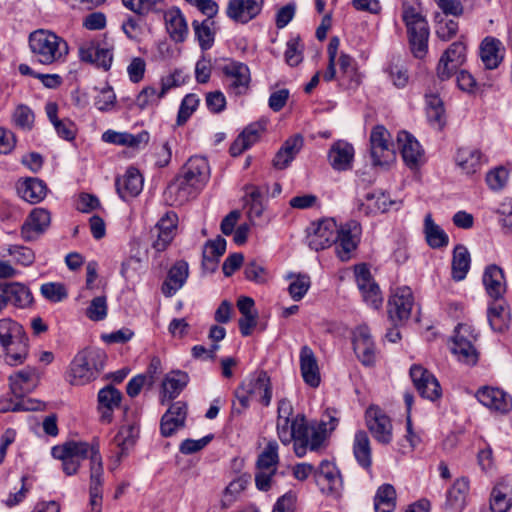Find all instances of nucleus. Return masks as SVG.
<instances>
[{
    "label": "nucleus",
    "mask_w": 512,
    "mask_h": 512,
    "mask_svg": "<svg viewBox=\"0 0 512 512\" xmlns=\"http://www.w3.org/2000/svg\"><path fill=\"white\" fill-rule=\"evenodd\" d=\"M361 227L356 221L337 225L333 218L311 223L308 228V244L315 251L324 250L335 244L337 256L348 261L360 241Z\"/></svg>",
    "instance_id": "nucleus-1"
},
{
    "label": "nucleus",
    "mask_w": 512,
    "mask_h": 512,
    "mask_svg": "<svg viewBox=\"0 0 512 512\" xmlns=\"http://www.w3.org/2000/svg\"><path fill=\"white\" fill-rule=\"evenodd\" d=\"M209 176L207 160L203 157H191L183 166L181 174L168 185L164 192L165 200L171 206L184 204L205 186Z\"/></svg>",
    "instance_id": "nucleus-2"
},
{
    "label": "nucleus",
    "mask_w": 512,
    "mask_h": 512,
    "mask_svg": "<svg viewBox=\"0 0 512 512\" xmlns=\"http://www.w3.org/2000/svg\"><path fill=\"white\" fill-rule=\"evenodd\" d=\"M325 423H309L303 414H297L292 418L291 424L286 428V437L281 432L279 440L284 445L294 444V452L298 457H303L307 450H318L325 439Z\"/></svg>",
    "instance_id": "nucleus-3"
},
{
    "label": "nucleus",
    "mask_w": 512,
    "mask_h": 512,
    "mask_svg": "<svg viewBox=\"0 0 512 512\" xmlns=\"http://www.w3.org/2000/svg\"><path fill=\"white\" fill-rule=\"evenodd\" d=\"M28 45L33 59L42 65L64 63L69 55L68 42L48 29H37L28 36Z\"/></svg>",
    "instance_id": "nucleus-4"
},
{
    "label": "nucleus",
    "mask_w": 512,
    "mask_h": 512,
    "mask_svg": "<svg viewBox=\"0 0 512 512\" xmlns=\"http://www.w3.org/2000/svg\"><path fill=\"white\" fill-rule=\"evenodd\" d=\"M93 447L84 441L70 440L53 446L51 454L62 462L63 471L67 476L74 475L81 463L89 458Z\"/></svg>",
    "instance_id": "nucleus-5"
},
{
    "label": "nucleus",
    "mask_w": 512,
    "mask_h": 512,
    "mask_svg": "<svg viewBox=\"0 0 512 512\" xmlns=\"http://www.w3.org/2000/svg\"><path fill=\"white\" fill-rule=\"evenodd\" d=\"M403 21L407 27L412 53L417 58H423L427 53L429 38L426 19L414 7L409 6L404 8Z\"/></svg>",
    "instance_id": "nucleus-6"
},
{
    "label": "nucleus",
    "mask_w": 512,
    "mask_h": 512,
    "mask_svg": "<svg viewBox=\"0 0 512 512\" xmlns=\"http://www.w3.org/2000/svg\"><path fill=\"white\" fill-rule=\"evenodd\" d=\"M224 85L230 95H245L250 87L251 72L249 67L242 62L228 60L220 66Z\"/></svg>",
    "instance_id": "nucleus-7"
},
{
    "label": "nucleus",
    "mask_w": 512,
    "mask_h": 512,
    "mask_svg": "<svg viewBox=\"0 0 512 512\" xmlns=\"http://www.w3.org/2000/svg\"><path fill=\"white\" fill-rule=\"evenodd\" d=\"M370 154L374 166L385 167L395 159L390 132L382 125L375 126L370 133Z\"/></svg>",
    "instance_id": "nucleus-8"
},
{
    "label": "nucleus",
    "mask_w": 512,
    "mask_h": 512,
    "mask_svg": "<svg viewBox=\"0 0 512 512\" xmlns=\"http://www.w3.org/2000/svg\"><path fill=\"white\" fill-rule=\"evenodd\" d=\"M475 340L476 336L472 334L469 325L459 324L456 327L451 351L460 362L469 366L475 365L478 361V352L473 345Z\"/></svg>",
    "instance_id": "nucleus-9"
},
{
    "label": "nucleus",
    "mask_w": 512,
    "mask_h": 512,
    "mask_svg": "<svg viewBox=\"0 0 512 512\" xmlns=\"http://www.w3.org/2000/svg\"><path fill=\"white\" fill-rule=\"evenodd\" d=\"M366 425L373 438L380 444L388 445L393 439V425L390 417L378 406L371 405L365 412Z\"/></svg>",
    "instance_id": "nucleus-10"
},
{
    "label": "nucleus",
    "mask_w": 512,
    "mask_h": 512,
    "mask_svg": "<svg viewBox=\"0 0 512 512\" xmlns=\"http://www.w3.org/2000/svg\"><path fill=\"white\" fill-rule=\"evenodd\" d=\"M94 351L84 349L80 351L70 364L66 379L71 385L81 386L93 379Z\"/></svg>",
    "instance_id": "nucleus-11"
},
{
    "label": "nucleus",
    "mask_w": 512,
    "mask_h": 512,
    "mask_svg": "<svg viewBox=\"0 0 512 512\" xmlns=\"http://www.w3.org/2000/svg\"><path fill=\"white\" fill-rule=\"evenodd\" d=\"M410 377L423 398L435 401L442 396V389L436 377L421 365H413L410 368Z\"/></svg>",
    "instance_id": "nucleus-12"
},
{
    "label": "nucleus",
    "mask_w": 512,
    "mask_h": 512,
    "mask_svg": "<svg viewBox=\"0 0 512 512\" xmlns=\"http://www.w3.org/2000/svg\"><path fill=\"white\" fill-rule=\"evenodd\" d=\"M178 226V216L175 212L169 211L160 218L155 227L151 230L156 237L152 241V248L157 252H162L170 245L174 239Z\"/></svg>",
    "instance_id": "nucleus-13"
},
{
    "label": "nucleus",
    "mask_w": 512,
    "mask_h": 512,
    "mask_svg": "<svg viewBox=\"0 0 512 512\" xmlns=\"http://www.w3.org/2000/svg\"><path fill=\"white\" fill-rule=\"evenodd\" d=\"M414 303L409 287L397 288L388 301V316L397 325L410 317Z\"/></svg>",
    "instance_id": "nucleus-14"
},
{
    "label": "nucleus",
    "mask_w": 512,
    "mask_h": 512,
    "mask_svg": "<svg viewBox=\"0 0 512 512\" xmlns=\"http://www.w3.org/2000/svg\"><path fill=\"white\" fill-rule=\"evenodd\" d=\"M353 349L363 365H374L376 361V348L367 326H358L353 331Z\"/></svg>",
    "instance_id": "nucleus-15"
},
{
    "label": "nucleus",
    "mask_w": 512,
    "mask_h": 512,
    "mask_svg": "<svg viewBox=\"0 0 512 512\" xmlns=\"http://www.w3.org/2000/svg\"><path fill=\"white\" fill-rule=\"evenodd\" d=\"M41 374L35 367H25L9 377L10 388L15 397L31 393L39 385Z\"/></svg>",
    "instance_id": "nucleus-16"
},
{
    "label": "nucleus",
    "mask_w": 512,
    "mask_h": 512,
    "mask_svg": "<svg viewBox=\"0 0 512 512\" xmlns=\"http://www.w3.org/2000/svg\"><path fill=\"white\" fill-rule=\"evenodd\" d=\"M356 282L361 291L363 300L375 309H378L383 302L379 286L372 280L369 269L365 265L357 266L355 269Z\"/></svg>",
    "instance_id": "nucleus-17"
},
{
    "label": "nucleus",
    "mask_w": 512,
    "mask_h": 512,
    "mask_svg": "<svg viewBox=\"0 0 512 512\" xmlns=\"http://www.w3.org/2000/svg\"><path fill=\"white\" fill-rule=\"evenodd\" d=\"M50 213L43 208L33 209L21 227V237L29 242L38 238L49 227Z\"/></svg>",
    "instance_id": "nucleus-18"
},
{
    "label": "nucleus",
    "mask_w": 512,
    "mask_h": 512,
    "mask_svg": "<svg viewBox=\"0 0 512 512\" xmlns=\"http://www.w3.org/2000/svg\"><path fill=\"white\" fill-rule=\"evenodd\" d=\"M264 0H229L227 16L242 24L254 19L262 10Z\"/></svg>",
    "instance_id": "nucleus-19"
},
{
    "label": "nucleus",
    "mask_w": 512,
    "mask_h": 512,
    "mask_svg": "<svg viewBox=\"0 0 512 512\" xmlns=\"http://www.w3.org/2000/svg\"><path fill=\"white\" fill-rule=\"evenodd\" d=\"M143 183L144 179L139 170L131 166L116 179L115 186L119 196L127 201L141 193Z\"/></svg>",
    "instance_id": "nucleus-20"
},
{
    "label": "nucleus",
    "mask_w": 512,
    "mask_h": 512,
    "mask_svg": "<svg viewBox=\"0 0 512 512\" xmlns=\"http://www.w3.org/2000/svg\"><path fill=\"white\" fill-rule=\"evenodd\" d=\"M187 417V405L182 401L173 403L164 413L160 422L161 434L164 437L173 435L178 429L184 427Z\"/></svg>",
    "instance_id": "nucleus-21"
},
{
    "label": "nucleus",
    "mask_w": 512,
    "mask_h": 512,
    "mask_svg": "<svg viewBox=\"0 0 512 512\" xmlns=\"http://www.w3.org/2000/svg\"><path fill=\"white\" fill-rule=\"evenodd\" d=\"M482 282L488 296L494 301L500 300L506 292L504 271L496 264L488 265L482 276Z\"/></svg>",
    "instance_id": "nucleus-22"
},
{
    "label": "nucleus",
    "mask_w": 512,
    "mask_h": 512,
    "mask_svg": "<svg viewBox=\"0 0 512 512\" xmlns=\"http://www.w3.org/2000/svg\"><path fill=\"white\" fill-rule=\"evenodd\" d=\"M243 389L257 398L264 406H269L272 399V387L267 373L260 371L242 382Z\"/></svg>",
    "instance_id": "nucleus-23"
},
{
    "label": "nucleus",
    "mask_w": 512,
    "mask_h": 512,
    "mask_svg": "<svg viewBox=\"0 0 512 512\" xmlns=\"http://www.w3.org/2000/svg\"><path fill=\"white\" fill-rule=\"evenodd\" d=\"M397 145L405 164L410 169L417 168L423 151L415 137L406 131H401L397 135Z\"/></svg>",
    "instance_id": "nucleus-24"
},
{
    "label": "nucleus",
    "mask_w": 512,
    "mask_h": 512,
    "mask_svg": "<svg viewBox=\"0 0 512 512\" xmlns=\"http://www.w3.org/2000/svg\"><path fill=\"white\" fill-rule=\"evenodd\" d=\"M476 397L482 405L490 410L507 413L512 408V400L510 396L498 388H481L478 390Z\"/></svg>",
    "instance_id": "nucleus-25"
},
{
    "label": "nucleus",
    "mask_w": 512,
    "mask_h": 512,
    "mask_svg": "<svg viewBox=\"0 0 512 512\" xmlns=\"http://www.w3.org/2000/svg\"><path fill=\"white\" fill-rule=\"evenodd\" d=\"M299 359L300 371L304 382L310 387H318L321 381L320 369L313 350L307 345L302 346Z\"/></svg>",
    "instance_id": "nucleus-26"
},
{
    "label": "nucleus",
    "mask_w": 512,
    "mask_h": 512,
    "mask_svg": "<svg viewBox=\"0 0 512 512\" xmlns=\"http://www.w3.org/2000/svg\"><path fill=\"white\" fill-rule=\"evenodd\" d=\"M278 463V444L269 441L257 460V474L254 480H271Z\"/></svg>",
    "instance_id": "nucleus-27"
},
{
    "label": "nucleus",
    "mask_w": 512,
    "mask_h": 512,
    "mask_svg": "<svg viewBox=\"0 0 512 512\" xmlns=\"http://www.w3.org/2000/svg\"><path fill=\"white\" fill-rule=\"evenodd\" d=\"M164 21L167 33L174 42L182 43L186 40L189 28L186 18L179 8L172 7L165 11Z\"/></svg>",
    "instance_id": "nucleus-28"
},
{
    "label": "nucleus",
    "mask_w": 512,
    "mask_h": 512,
    "mask_svg": "<svg viewBox=\"0 0 512 512\" xmlns=\"http://www.w3.org/2000/svg\"><path fill=\"white\" fill-rule=\"evenodd\" d=\"M328 158L333 169L346 171L352 168L354 148L346 141L335 142L328 153Z\"/></svg>",
    "instance_id": "nucleus-29"
},
{
    "label": "nucleus",
    "mask_w": 512,
    "mask_h": 512,
    "mask_svg": "<svg viewBox=\"0 0 512 512\" xmlns=\"http://www.w3.org/2000/svg\"><path fill=\"white\" fill-rule=\"evenodd\" d=\"M189 275L188 264L185 261H177L168 271L162 284L161 291L166 297H172L183 287Z\"/></svg>",
    "instance_id": "nucleus-30"
},
{
    "label": "nucleus",
    "mask_w": 512,
    "mask_h": 512,
    "mask_svg": "<svg viewBox=\"0 0 512 512\" xmlns=\"http://www.w3.org/2000/svg\"><path fill=\"white\" fill-rule=\"evenodd\" d=\"M393 205H397V203L379 190L365 194L358 206V210L365 215H371L387 212Z\"/></svg>",
    "instance_id": "nucleus-31"
},
{
    "label": "nucleus",
    "mask_w": 512,
    "mask_h": 512,
    "mask_svg": "<svg viewBox=\"0 0 512 512\" xmlns=\"http://www.w3.org/2000/svg\"><path fill=\"white\" fill-rule=\"evenodd\" d=\"M502 43L499 39L487 36L480 44V58L486 69H496L503 60Z\"/></svg>",
    "instance_id": "nucleus-32"
},
{
    "label": "nucleus",
    "mask_w": 512,
    "mask_h": 512,
    "mask_svg": "<svg viewBox=\"0 0 512 512\" xmlns=\"http://www.w3.org/2000/svg\"><path fill=\"white\" fill-rule=\"evenodd\" d=\"M26 335L23 327L17 322L5 318L0 320V346H6L9 343L17 344L20 348L17 355L21 357L24 353V336Z\"/></svg>",
    "instance_id": "nucleus-33"
},
{
    "label": "nucleus",
    "mask_w": 512,
    "mask_h": 512,
    "mask_svg": "<svg viewBox=\"0 0 512 512\" xmlns=\"http://www.w3.org/2000/svg\"><path fill=\"white\" fill-rule=\"evenodd\" d=\"M303 147V138L300 135L289 137L281 146L273 159V166L282 170L289 166Z\"/></svg>",
    "instance_id": "nucleus-34"
},
{
    "label": "nucleus",
    "mask_w": 512,
    "mask_h": 512,
    "mask_svg": "<svg viewBox=\"0 0 512 512\" xmlns=\"http://www.w3.org/2000/svg\"><path fill=\"white\" fill-rule=\"evenodd\" d=\"M96 279V267L94 263L87 265V277L86 284L76 298L77 301L82 303H90V306L86 310V315L92 321H96V293L94 287V281Z\"/></svg>",
    "instance_id": "nucleus-35"
},
{
    "label": "nucleus",
    "mask_w": 512,
    "mask_h": 512,
    "mask_svg": "<svg viewBox=\"0 0 512 512\" xmlns=\"http://www.w3.org/2000/svg\"><path fill=\"white\" fill-rule=\"evenodd\" d=\"M17 192L22 199L35 204L45 198L47 187L42 180L29 177L18 181Z\"/></svg>",
    "instance_id": "nucleus-36"
},
{
    "label": "nucleus",
    "mask_w": 512,
    "mask_h": 512,
    "mask_svg": "<svg viewBox=\"0 0 512 512\" xmlns=\"http://www.w3.org/2000/svg\"><path fill=\"white\" fill-rule=\"evenodd\" d=\"M0 290L6 293L9 303L18 308H26L33 302L29 288L19 282H0Z\"/></svg>",
    "instance_id": "nucleus-37"
},
{
    "label": "nucleus",
    "mask_w": 512,
    "mask_h": 512,
    "mask_svg": "<svg viewBox=\"0 0 512 512\" xmlns=\"http://www.w3.org/2000/svg\"><path fill=\"white\" fill-rule=\"evenodd\" d=\"M336 65L339 66V82L349 89L356 88L360 84V75L357 72L354 59L346 54L341 53Z\"/></svg>",
    "instance_id": "nucleus-38"
},
{
    "label": "nucleus",
    "mask_w": 512,
    "mask_h": 512,
    "mask_svg": "<svg viewBox=\"0 0 512 512\" xmlns=\"http://www.w3.org/2000/svg\"><path fill=\"white\" fill-rule=\"evenodd\" d=\"M483 155L480 150L464 147L457 151L455 161L465 174H474L481 169Z\"/></svg>",
    "instance_id": "nucleus-39"
},
{
    "label": "nucleus",
    "mask_w": 512,
    "mask_h": 512,
    "mask_svg": "<svg viewBox=\"0 0 512 512\" xmlns=\"http://www.w3.org/2000/svg\"><path fill=\"white\" fill-rule=\"evenodd\" d=\"M189 377L187 373L182 371H171L162 382V399L161 402L176 398L183 388L187 385Z\"/></svg>",
    "instance_id": "nucleus-40"
},
{
    "label": "nucleus",
    "mask_w": 512,
    "mask_h": 512,
    "mask_svg": "<svg viewBox=\"0 0 512 512\" xmlns=\"http://www.w3.org/2000/svg\"><path fill=\"white\" fill-rule=\"evenodd\" d=\"M138 436L139 426L135 422L123 425L120 428L119 432L114 437V443L118 448V451L116 452L118 459H120L124 455H127V453L135 445Z\"/></svg>",
    "instance_id": "nucleus-41"
},
{
    "label": "nucleus",
    "mask_w": 512,
    "mask_h": 512,
    "mask_svg": "<svg viewBox=\"0 0 512 512\" xmlns=\"http://www.w3.org/2000/svg\"><path fill=\"white\" fill-rule=\"evenodd\" d=\"M424 234L427 244L433 249L446 247L449 243L448 235L433 221L431 214L425 216Z\"/></svg>",
    "instance_id": "nucleus-42"
},
{
    "label": "nucleus",
    "mask_w": 512,
    "mask_h": 512,
    "mask_svg": "<svg viewBox=\"0 0 512 512\" xmlns=\"http://www.w3.org/2000/svg\"><path fill=\"white\" fill-rule=\"evenodd\" d=\"M396 499V490L391 484L381 485L374 496L375 512H394Z\"/></svg>",
    "instance_id": "nucleus-43"
},
{
    "label": "nucleus",
    "mask_w": 512,
    "mask_h": 512,
    "mask_svg": "<svg viewBox=\"0 0 512 512\" xmlns=\"http://www.w3.org/2000/svg\"><path fill=\"white\" fill-rule=\"evenodd\" d=\"M471 258L467 248L457 245L453 251L452 278L455 281L463 280L470 269Z\"/></svg>",
    "instance_id": "nucleus-44"
},
{
    "label": "nucleus",
    "mask_w": 512,
    "mask_h": 512,
    "mask_svg": "<svg viewBox=\"0 0 512 512\" xmlns=\"http://www.w3.org/2000/svg\"><path fill=\"white\" fill-rule=\"evenodd\" d=\"M353 453L357 462L364 468L371 465L370 440L365 431H357L354 436Z\"/></svg>",
    "instance_id": "nucleus-45"
},
{
    "label": "nucleus",
    "mask_w": 512,
    "mask_h": 512,
    "mask_svg": "<svg viewBox=\"0 0 512 512\" xmlns=\"http://www.w3.org/2000/svg\"><path fill=\"white\" fill-rule=\"evenodd\" d=\"M426 105L429 122L441 129L445 125V109L442 99L435 94L426 95Z\"/></svg>",
    "instance_id": "nucleus-46"
},
{
    "label": "nucleus",
    "mask_w": 512,
    "mask_h": 512,
    "mask_svg": "<svg viewBox=\"0 0 512 512\" xmlns=\"http://www.w3.org/2000/svg\"><path fill=\"white\" fill-rule=\"evenodd\" d=\"M488 321L494 331L502 332L509 324V313L503 303L494 302L488 308Z\"/></svg>",
    "instance_id": "nucleus-47"
},
{
    "label": "nucleus",
    "mask_w": 512,
    "mask_h": 512,
    "mask_svg": "<svg viewBox=\"0 0 512 512\" xmlns=\"http://www.w3.org/2000/svg\"><path fill=\"white\" fill-rule=\"evenodd\" d=\"M468 492V482H454L447 491V504L452 509L461 511L466 505Z\"/></svg>",
    "instance_id": "nucleus-48"
},
{
    "label": "nucleus",
    "mask_w": 512,
    "mask_h": 512,
    "mask_svg": "<svg viewBox=\"0 0 512 512\" xmlns=\"http://www.w3.org/2000/svg\"><path fill=\"white\" fill-rule=\"evenodd\" d=\"M212 25L213 21L210 19H205L202 22L194 20L192 23L195 37L198 40L199 46L204 51L210 49L214 43V33L211 28Z\"/></svg>",
    "instance_id": "nucleus-49"
},
{
    "label": "nucleus",
    "mask_w": 512,
    "mask_h": 512,
    "mask_svg": "<svg viewBox=\"0 0 512 512\" xmlns=\"http://www.w3.org/2000/svg\"><path fill=\"white\" fill-rule=\"evenodd\" d=\"M511 508V498L506 492V488L500 484L491 491L490 507L491 512H507Z\"/></svg>",
    "instance_id": "nucleus-50"
},
{
    "label": "nucleus",
    "mask_w": 512,
    "mask_h": 512,
    "mask_svg": "<svg viewBox=\"0 0 512 512\" xmlns=\"http://www.w3.org/2000/svg\"><path fill=\"white\" fill-rule=\"evenodd\" d=\"M77 45L80 61L88 64H94L96 57L95 39L93 37H89L85 33L80 34L77 39Z\"/></svg>",
    "instance_id": "nucleus-51"
},
{
    "label": "nucleus",
    "mask_w": 512,
    "mask_h": 512,
    "mask_svg": "<svg viewBox=\"0 0 512 512\" xmlns=\"http://www.w3.org/2000/svg\"><path fill=\"white\" fill-rule=\"evenodd\" d=\"M41 295L52 303H59L64 301L68 297V290L63 283L60 282H48L44 283L40 287Z\"/></svg>",
    "instance_id": "nucleus-52"
},
{
    "label": "nucleus",
    "mask_w": 512,
    "mask_h": 512,
    "mask_svg": "<svg viewBox=\"0 0 512 512\" xmlns=\"http://www.w3.org/2000/svg\"><path fill=\"white\" fill-rule=\"evenodd\" d=\"M277 414V435L282 432L283 436L286 437L288 435L286 433V428L291 424V416L293 415V406L291 402L287 399H281L278 403Z\"/></svg>",
    "instance_id": "nucleus-53"
},
{
    "label": "nucleus",
    "mask_w": 512,
    "mask_h": 512,
    "mask_svg": "<svg viewBox=\"0 0 512 512\" xmlns=\"http://www.w3.org/2000/svg\"><path fill=\"white\" fill-rule=\"evenodd\" d=\"M509 175L510 170L501 165L487 172L485 180L491 190L500 191L506 186Z\"/></svg>",
    "instance_id": "nucleus-54"
},
{
    "label": "nucleus",
    "mask_w": 512,
    "mask_h": 512,
    "mask_svg": "<svg viewBox=\"0 0 512 512\" xmlns=\"http://www.w3.org/2000/svg\"><path fill=\"white\" fill-rule=\"evenodd\" d=\"M121 400L122 393L112 385H107L98 391V411L102 407L117 408Z\"/></svg>",
    "instance_id": "nucleus-55"
},
{
    "label": "nucleus",
    "mask_w": 512,
    "mask_h": 512,
    "mask_svg": "<svg viewBox=\"0 0 512 512\" xmlns=\"http://www.w3.org/2000/svg\"><path fill=\"white\" fill-rule=\"evenodd\" d=\"M34 118L35 116L33 111L25 104H19L12 114L13 124L16 127L26 131L32 129Z\"/></svg>",
    "instance_id": "nucleus-56"
},
{
    "label": "nucleus",
    "mask_w": 512,
    "mask_h": 512,
    "mask_svg": "<svg viewBox=\"0 0 512 512\" xmlns=\"http://www.w3.org/2000/svg\"><path fill=\"white\" fill-rule=\"evenodd\" d=\"M310 286V277L306 274H299L289 284L288 291L294 301H299L306 295Z\"/></svg>",
    "instance_id": "nucleus-57"
},
{
    "label": "nucleus",
    "mask_w": 512,
    "mask_h": 512,
    "mask_svg": "<svg viewBox=\"0 0 512 512\" xmlns=\"http://www.w3.org/2000/svg\"><path fill=\"white\" fill-rule=\"evenodd\" d=\"M163 97L164 95H160V90L157 91L152 86H146L138 93L135 104L138 108L143 110L150 106L157 105Z\"/></svg>",
    "instance_id": "nucleus-58"
},
{
    "label": "nucleus",
    "mask_w": 512,
    "mask_h": 512,
    "mask_svg": "<svg viewBox=\"0 0 512 512\" xmlns=\"http://www.w3.org/2000/svg\"><path fill=\"white\" fill-rule=\"evenodd\" d=\"M7 252L10 256L13 257L17 264L22 266H30L35 261V254L29 247L21 245H9Z\"/></svg>",
    "instance_id": "nucleus-59"
},
{
    "label": "nucleus",
    "mask_w": 512,
    "mask_h": 512,
    "mask_svg": "<svg viewBox=\"0 0 512 512\" xmlns=\"http://www.w3.org/2000/svg\"><path fill=\"white\" fill-rule=\"evenodd\" d=\"M385 72L395 87L403 88L407 85L409 80L408 71L399 62L390 63L385 69Z\"/></svg>",
    "instance_id": "nucleus-60"
},
{
    "label": "nucleus",
    "mask_w": 512,
    "mask_h": 512,
    "mask_svg": "<svg viewBox=\"0 0 512 512\" xmlns=\"http://www.w3.org/2000/svg\"><path fill=\"white\" fill-rule=\"evenodd\" d=\"M198 104L199 99L195 94L186 95L183 98L178 111L177 124L183 125L193 114V112L197 109Z\"/></svg>",
    "instance_id": "nucleus-61"
},
{
    "label": "nucleus",
    "mask_w": 512,
    "mask_h": 512,
    "mask_svg": "<svg viewBox=\"0 0 512 512\" xmlns=\"http://www.w3.org/2000/svg\"><path fill=\"white\" fill-rule=\"evenodd\" d=\"M442 57L450 60V63L453 65L461 66L466 59V47L462 42H454L452 43L448 49L443 53Z\"/></svg>",
    "instance_id": "nucleus-62"
},
{
    "label": "nucleus",
    "mask_w": 512,
    "mask_h": 512,
    "mask_svg": "<svg viewBox=\"0 0 512 512\" xmlns=\"http://www.w3.org/2000/svg\"><path fill=\"white\" fill-rule=\"evenodd\" d=\"M102 140L107 143L127 145L131 147L136 146L139 143L137 138L132 134L120 133L111 130L103 133Z\"/></svg>",
    "instance_id": "nucleus-63"
},
{
    "label": "nucleus",
    "mask_w": 512,
    "mask_h": 512,
    "mask_svg": "<svg viewBox=\"0 0 512 512\" xmlns=\"http://www.w3.org/2000/svg\"><path fill=\"white\" fill-rule=\"evenodd\" d=\"M153 377L145 374H138L131 378L126 386V393L129 397L138 396L145 385L153 384Z\"/></svg>",
    "instance_id": "nucleus-64"
}]
</instances>
